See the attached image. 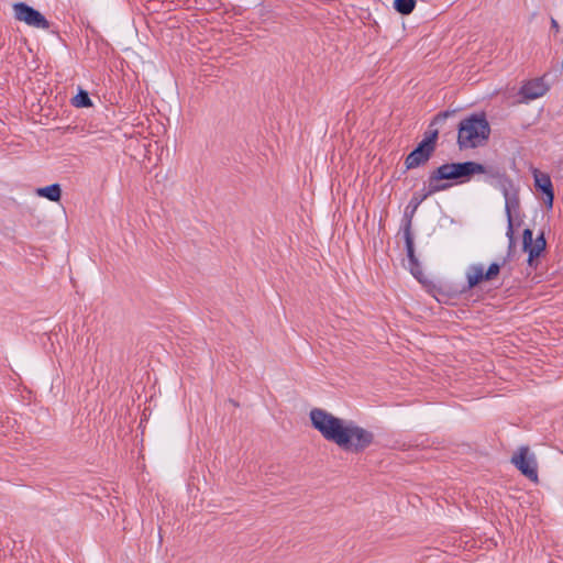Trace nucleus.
Returning <instances> with one entry per match:
<instances>
[{"mask_svg": "<svg viewBox=\"0 0 563 563\" xmlns=\"http://www.w3.org/2000/svg\"><path fill=\"white\" fill-rule=\"evenodd\" d=\"M314 427L328 441L345 451H361L373 441V433L360 424H314Z\"/></svg>", "mask_w": 563, "mask_h": 563, "instance_id": "nucleus-1", "label": "nucleus"}, {"mask_svg": "<svg viewBox=\"0 0 563 563\" xmlns=\"http://www.w3.org/2000/svg\"><path fill=\"white\" fill-rule=\"evenodd\" d=\"M484 173H486L485 166L475 162L444 164L430 177L426 196L446 189L449 186L441 184L443 179H457Z\"/></svg>", "mask_w": 563, "mask_h": 563, "instance_id": "nucleus-2", "label": "nucleus"}, {"mask_svg": "<svg viewBox=\"0 0 563 563\" xmlns=\"http://www.w3.org/2000/svg\"><path fill=\"white\" fill-rule=\"evenodd\" d=\"M489 133L487 120L483 115H472L461 121L457 142L461 148H474L483 145Z\"/></svg>", "mask_w": 563, "mask_h": 563, "instance_id": "nucleus-3", "label": "nucleus"}, {"mask_svg": "<svg viewBox=\"0 0 563 563\" xmlns=\"http://www.w3.org/2000/svg\"><path fill=\"white\" fill-rule=\"evenodd\" d=\"M511 464L530 481L538 483V463L536 454L527 445L519 446L510 459Z\"/></svg>", "mask_w": 563, "mask_h": 563, "instance_id": "nucleus-4", "label": "nucleus"}, {"mask_svg": "<svg viewBox=\"0 0 563 563\" xmlns=\"http://www.w3.org/2000/svg\"><path fill=\"white\" fill-rule=\"evenodd\" d=\"M13 14L16 21L26 24L27 26L48 30L49 22L46 18L34 8L24 2H15L12 5Z\"/></svg>", "mask_w": 563, "mask_h": 563, "instance_id": "nucleus-5", "label": "nucleus"}, {"mask_svg": "<svg viewBox=\"0 0 563 563\" xmlns=\"http://www.w3.org/2000/svg\"><path fill=\"white\" fill-rule=\"evenodd\" d=\"M438 136V132L427 139H424L406 158L405 164L408 169L419 167L420 165L428 162L431 154L434 151V142Z\"/></svg>", "mask_w": 563, "mask_h": 563, "instance_id": "nucleus-6", "label": "nucleus"}, {"mask_svg": "<svg viewBox=\"0 0 563 563\" xmlns=\"http://www.w3.org/2000/svg\"><path fill=\"white\" fill-rule=\"evenodd\" d=\"M499 271L500 266L497 263H493L487 271L481 264L471 265L466 272L468 286L475 287L484 280H492L499 274Z\"/></svg>", "mask_w": 563, "mask_h": 563, "instance_id": "nucleus-7", "label": "nucleus"}, {"mask_svg": "<svg viewBox=\"0 0 563 563\" xmlns=\"http://www.w3.org/2000/svg\"><path fill=\"white\" fill-rule=\"evenodd\" d=\"M549 86L541 78L527 81L520 89V95L525 100H534L547 93Z\"/></svg>", "mask_w": 563, "mask_h": 563, "instance_id": "nucleus-8", "label": "nucleus"}, {"mask_svg": "<svg viewBox=\"0 0 563 563\" xmlns=\"http://www.w3.org/2000/svg\"><path fill=\"white\" fill-rule=\"evenodd\" d=\"M506 199V213L508 218V230H507V236L509 238L510 244L514 241V229H512V211H515L518 206L519 201L516 196H509L507 192L505 194Z\"/></svg>", "mask_w": 563, "mask_h": 563, "instance_id": "nucleus-9", "label": "nucleus"}, {"mask_svg": "<svg viewBox=\"0 0 563 563\" xmlns=\"http://www.w3.org/2000/svg\"><path fill=\"white\" fill-rule=\"evenodd\" d=\"M36 195L42 198H46L51 201L57 202L62 197V188L58 184H53L46 187L36 189Z\"/></svg>", "mask_w": 563, "mask_h": 563, "instance_id": "nucleus-10", "label": "nucleus"}, {"mask_svg": "<svg viewBox=\"0 0 563 563\" xmlns=\"http://www.w3.org/2000/svg\"><path fill=\"white\" fill-rule=\"evenodd\" d=\"M405 238H406L407 255H408V260H409V268H410L411 273L416 277H418V271H417L418 265H417V261L415 257L413 241H412V238L410 236L409 231H406Z\"/></svg>", "mask_w": 563, "mask_h": 563, "instance_id": "nucleus-11", "label": "nucleus"}, {"mask_svg": "<svg viewBox=\"0 0 563 563\" xmlns=\"http://www.w3.org/2000/svg\"><path fill=\"white\" fill-rule=\"evenodd\" d=\"M533 178L536 187L539 188L541 191L547 192L552 189V183L548 174L534 169Z\"/></svg>", "mask_w": 563, "mask_h": 563, "instance_id": "nucleus-12", "label": "nucleus"}, {"mask_svg": "<svg viewBox=\"0 0 563 563\" xmlns=\"http://www.w3.org/2000/svg\"><path fill=\"white\" fill-rule=\"evenodd\" d=\"M311 422H341L338 418L333 417L331 413L327 412L323 409H312L310 411Z\"/></svg>", "mask_w": 563, "mask_h": 563, "instance_id": "nucleus-13", "label": "nucleus"}, {"mask_svg": "<svg viewBox=\"0 0 563 563\" xmlns=\"http://www.w3.org/2000/svg\"><path fill=\"white\" fill-rule=\"evenodd\" d=\"M545 239L543 236V233H541L533 242V245L528 251L529 254V264H532V261L534 257H538L542 251L545 249Z\"/></svg>", "mask_w": 563, "mask_h": 563, "instance_id": "nucleus-14", "label": "nucleus"}, {"mask_svg": "<svg viewBox=\"0 0 563 563\" xmlns=\"http://www.w3.org/2000/svg\"><path fill=\"white\" fill-rule=\"evenodd\" d=\"M415 0H395L394 8L401 14H409L415 9Z\"/></svg>", "mask_w": 563, "mask_h": 563, "instance_id": "nucleus-15", "label": "nucleus"}, {"mask_svg": "<svg viewBox=\"0 0 563 563\" xmlns=\"http://www.w3.org/2000/svg\"><path fill=\"white\" fill-rule=\"evenodd\" d=\"M73 104L77 108L90 107L91 100L88 93L84 90H80L74 98Z\"/></svg>", "mask_w": 563, "mask_h": 563, "instance_id": "nucleus-16", "label": "nucleus"}, {"mask_svg": "<svg viewBox=\"0 0 563 563\" xmlns=\"http://www.w3.org/2000/svg\"><path fill=\"white\" fill-rule=\"evenodd\" d=\"M522 242H523V250L526 252H528L534 242L532 231L530 229H526L523 231V241Z\"/></svg>", "mask_w": 563, "mask_h": 563, "instance_id": "nucleus-17", "label": "nucleus"}, {"mask_svg": "<svg viewBox=\"0 0 563 563\" xmlns=\"http://www.w3.org/2000/svg\"><path fill=\"white\" fill-rule=\"evenodd\" d=\"M543 194L547 197L545 198V202H547L548 207L551 208L552 205H553V198H554L553 190L551 189V190H549L547 192H543Z\"/></svg>", "mask_w": 563, "mask_h": 563, "instance_id": "nucleus-18", "label": "nucleus"}, {"mask_svg": "<svg viewBox=\"0 0 563 563\" xmlns=\"http://www.w3.org/2000/svg\"><path fill=\"white\" fill-rule=\"evenodd\" d=\"M552 25H553L554 27H558V23H556V21H555V20H552Z\"/></svg>", "mask_w": 563, "mask_h": 563, "instance_id": "nucleus-19", "label": "nucleus"}]
</instances>
